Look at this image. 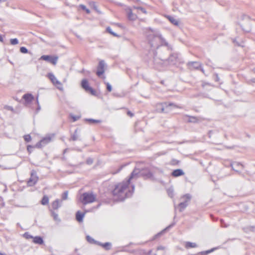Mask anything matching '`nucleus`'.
Here are the masks:
<instances>
[{
    "label": "nucleus",
    "instance_id": "4",
    "mask_svg": "<svg viewBox=\"0 0 255 255\" xmlns=\"http://www.w3.org/2000/svg\"><path fill=\"white\" fill-rule=\"evenodd\" d=\"M81 202L84 205L94 202L96 200V196L93 193L85 192L82 194Z\"/></svg>",
    "mask_w": 255,
    "mask_h": 255
},
{
    "label": "nucleus",
    "instance_id": "38",
    "mask_svg": "<svg viewBox=\"0 0 255 255\" xmlns=\"http://www.w3.org/2000/svg\"><path fill=\"white\" fill-rule=\"evenodd\" d=\"M80 7L82 8V9L85 10L87 13H90V10L89 9H87L85 5L83 4H81Z\"/></svg>",
    "mask_w": 255,
    "mask_h": 255
},
{
    "label": "nucleus",
    "instance_id": "59",
    "mask_svg": "<svg viewBox=\"0 0 255 255\" xmlns=\"http://www.w3.org/2000/svg\"><path fill=\"white\" fill-rule=\"evenodd\" d=\"M168 195H169V196H170L171 197H172V194H171V193H168Z\"/></svg>",
    "mask_w": 255,
    "mask_h": 255
},
{
    "label": "nucleus",
    "instance_id": "24",
    "mask_svg": "<svg viewBox=\"0 0 255 255\" xmlns=\"http://www.w3.org/2000/svg\"><path fill=\"white\" fill-rule=\"evenodd\" d=\"M185 247L186 249H189V248H196V247H197V245L194 243L187 242L186 243Z\"/></svg>",
    "mask_w": 255,
    "mask_h": 255
},
{
    "label": "nucleus",
    "instance_id": "40",
    "mask_svg": "<svg viewBox=\"0 0 255 255\" xmlns=\"http://www.w3.org/2000/svg\"><path fill=\"white\" fill-rule=\"evenodd\" d=\"M107 31L114 36H117V34L112 31V29L110 27L107 28Z\"/></svg>",
    "mask_w": 255,
    "mask_h": 255
},
{
    "label": "nucleus",
    "instance_id": "43",
    "mask_svg": "<svg viewBox=\"0 0 255 255\" xmlns=\"http://www.w3.org/2000/svg\"><path fill=\"white\" fill-rule=\"evenodd\" d=\"M36 103L38 105L37 108L36 109V112L38 113L39 112V111L40 110V106L39 104V102H38V97H37V98H36Z\"/></svg>",
    "mask_w": 255,
    "mask_h": 255
},
{
    "label": "nucleus",
    "instance_id": "42",
    "mask_svg": "<svg viewBox=\"0 0 255 255\" xmlns=\"http://www.w3.org/2000/svg\"><path fill=\"white\" fill-rule=\"evenodd\" d=\"M106 85H107V90L109 92H111L112 91V86L109 83H107L106 84Z\"/></svg>",
    "mask_w": 255,
    "mask_h": 255
},
{
    "label": "nucleus",
    "instance_id": "15",
    "mask_svg": "<svg viewBox=\"0 0 255 255\" xmlns=\"http://www.w3.org/2000/svg\"><path fill=\"white\" fill-rule=\"evenodd\" d=\"M22 98L25 101V105L29 104L34 100V97L33 95L29 93L24 94Z\"/></svg>",
    "mask_w": 255,
    "mask_h": 255
},
{
    "label": "nucleus",
    "instance_id": "18",
    "mask_svg": "<svg viewBox=\"0 0 255 255\" xmlns=\"http://www.w3.org/2000/svg\"><path fill=\"white\" fill-rule=\"evenodd\" d=\"M128 17L130 20H134L136 18V15L132 12L131 8H129L127 9Z\"/></svg>",
    "mask_w": 255,
    "mask_h": 255
},
{
    "label": "nucleus",
    "instance_id": "37",
    "mask_svg": "<svg viewBox=\"0 0 255 255\" xmlns=\"http://www.w3.org/2000/svg\"><path fill=\"white\" fill-rule=\"evenodd\" d=\"M20 52L22 53H27L28 52V50L25 47H21L20 48Z\"/></svg>",
    "mask_w": 255,
    "mask_h": 255
},
{
    "label": "nucleus",
    "instance_id": "28",
    "mask_svg": "<svg viewBox=\"0 0 255 255\" xmlns=\"http://www.w3.org/2000/svg\"><path fill=\"white\" fill-rule=\"evenodd\" d=\"M245 232L247 233L249 232H255V226H249L246 229H244Z\"/></svg>",
    "mask_w": 255,
    "mask_h": 255
},
{
    "label": "nucleus",
    "instance_id": "9",
    "mask_svg": "<svg viewBox=\"0 0 255 255\" xmlns=\"http://www.w3.org/2000/svg\"><path fill=\"white\" fill-rule=\"evenodd\" d=\"M38 177L37 176L36 173L34 171L31 172V176L27 182L28 186H32L34 185L37 182Z\"/></svg>",
    "mask_w": 255,
    "mask_h": 255
},
{
    "label": "nucleus",
    "instance_id": "52",
    "mask_svg": "<svg viewBox=\"0 0 255 255\" xmlns=\"http://www.w3.org/2000/svg\"><path fill=\"white\" fill-rule=\"evenodd\" d=\"M199 69H200L201 70V71L204 73V69L202 68V67H201V68H200Z\"/></svg>",
    "mask_w": 255,
    "mask_h": 255
},
{
    "label": "nucleus",
    "instance_id": "61",
    "mask_svg": "<svg viewBox=\"0 0 255 255\" xmlns=\"http://www.w3.org/2000/svg\"><path fill=\"white\" fill-rule=\"evenodd\" d=\"M151 251H149L148 252V254H150V253H151Z\"/></svg>",
    "mask_w": 255,
    "mask_h": 255
},
{
    "label": "nucleus",
    "instance_id": "8",
    "mask_svg": "<svg viewBox=\"0 0 255 255\" xmlns=\"http://www.w3.org/2000/svg\"><path fill=\"white\" fill-rule=\"evenodd\" d=\"M58 57L57 56H53L51 55H42L40 59L49 62V63L55 65L57 64Z\"/></svg>",
    "mask_w": 255,
    "mask_h": 255
},
{
    "label": "nucleus",
    "instance_id": "10",
    "mask_svg": "<svg viewBox=\"0 0 255 255\" xmlns=\"http://www.w3.org/2000/svg\"><path fill=\"white\" fill-rule=\"evenodd\" d=\"M82 87L87 92H90L92 95H95V90L89 86V83L86 79H83L81 82Z\"/></svg>",
    "mask_w": 255,
    "mask_h": 255
},
{
    "label": "nucleus",
    "instance_id": "36",
    "mask_svg": "<svg viewBox=\"0 0 255 255\" xmlns=\"http://www.w3.org/2000/svg\"><path fill=\"white\" fill-rule=\"evenodd\" d=\"M24 139L26 142H29L31 140V138L30 135L27 134L24 136Z\"/></svg>",
    "mask_w": 255,
    "mask_h": 255
},
{
    "label": "nucleus",
    "instance_id": "17",
    "mask_svg": "<svg viewBox=\"0 0 255 255\" xmlns=\"http://www.w3.org/2000/svg\"><path fill=\"white\" fill-rule=\"evenodd\" d=\"M231 167H232L233 170H234V171H235L236 172H237L239 173L240 172L237 169L239 168L240 167H241L242 168H243V165L239 162H235L233 163L232 164H231Z\"/></svg>",
    "mask_w": 255,
    "mask_h": 255
},
{
    "label": "nucleus",
    "instance_id": "12",
    "mask_svg": "<svg viewBox=\"0 0 255 255\" xmlns=\"http://www.w3.org/2000/svg\"><path fill=\"white\" fill-rule=\"evenodd\" d=\"M51 141V137L50 136H46L37 142L35 146L37 148H41L49 143Z\"/></svg>",
    "mask_w": 255,
    "mask_h": 255
},
{
    "label": "nucleus",
    "instance_id": "32",
    "mask_svg": "<svg viewBox=\"0 0 255 255\" xmlns=\"http://www.w3.org/2000/svg\"><path fill=\"white\" fill-rule=\"evenodd\" d=\"M23 237L26 239H33V237L30 235L28 232H25L23 235Z\"/></svg>",
    "mask_w": 255,
    "mask_h": 255
},
{
    "label": "nucleus",
    "instance_id": "50",
    "mask_svg": "<svg viewBox=\"0 0 255 255\" xmlns=\"http://www.w3.org/2000/svg\"><path fill=\"white\" fill-rule=\"evenodd\" d=\"M32 148V146L31 145H28V146H27V150H28L29 152H31L30 151H29V149H30V148Z\"/></svg>",
    "mask_w": 255,
    "mask_h": 255
},
{
    "label": "nucleus",
    "instance_id": "16",
    "mask_svg": "<svg viewBox=\"0 0 255 255\" xmlns=\"http://www.w3.org/2000/svg\"><path fill=\"white\" fill-rule=\"evenodd\" d=\"M184 174V172L181 169H177L174 170L171 173V176L173 177H177L183 175Z\"/></svg>",
    "mask_w": 255,
    "mask_h": 255
},
{
    "label": "nucleus",
    "instance_id": "48",
    "mask_svg": "<svg viewBox=\"0 0 255 255\" xmlns=\"http://www.w3.org/2000/svg\"><path fill=\"white\" fill-rule=\"evenodd\" d=\"M164 247H162V246H159L157 247V250H164Z\"/></svg>",
    "mask_w": 255,
    "mask_h": 255
},
{
    "label": "nucleus",
    "instance_id": "21",
    "mask_svg": "<svg viewBox=\"0 0 255 255\" xmlns=\"http://www.w3.org/2000/svg\"><path fill=\"white\" fill-rule=\"evenodd\" d=\"M84 215L85 213H81L80 211L77 212L76 214V220L79 222H82L83 221Z\"/></svg>",
    "mask_w": 255,
    "mask_h": 255
},
{
    "label": "nucleus",
    "instance_id": "44",
    "mask_svg": "<svg viewBox=\"0 0 255 255\" xmlns=\"http://www.w3.org/2000/svg\"><path fill=\"white\" fill-rule=\"evenodd\" d=\"M174 225H175L174 223H172L171 224L169 225L168 227H167L162 232H163V231H164L165 230H168L169 229H170L171 227H172Z\"/></svg>",
    "mask_w": 255,
    "mask_h": 255
},
{
    "label": "nucleus",
    "instance_id": "2",
    "mask_svg": "<svg viewBox=\"0 0 255 255\" xmlns=\"http://www.w3.org/2000/svg\"><path fill=\"white\" fill-rule=\"evenodd\" d=\"M147 40L151 47L158 49L160 46H165V51H170L171 47L161 35L158 34L150 33L147 35Z\"/></svg>",
    "mask_w": 255,
    "mask_h": 255
},
{
    "label": "nucleus",
    "instance_id": "47",
    "mask_svg": "<svg viewBox=\"0 0 255 255\" xmlns=\"http://www.w3.org/2000/svg\"><path fill=\"white\" fill-rule=\"evenodd\" d=\"M73 122H75L79 119V117H76L74 116H72Z\"/></svg>",
    "mask_w": 255,
    "mask_h": 255
},
{
    "label": "nucleus",
    "instance_id": "60",
    "mask_svg": "<svg viewBox=\"0 0 255 255\" xmlns=\"http://www.w3.org/2000/svg\"><path fill=\"white\" fill-rule=\"evenodd\" d=\"M168 195H169V196H170L171 197H172V194H171V193H168Z\"/></svg>",
    "mask_w": 255,
    "mask_h": 255
},
{
    "label": "nucleus",
    "instance_id": "11",
    "mask_svg": "<svg viewBox=\"0 0 255 255\" xmlns=\"http://www.w3.org/2000/svg\"><path fill=\"white\" fill-rule=\"evenodd\" d=\"M105 66V61L103 60H100L97 66V71L96 72V74L98 76L100 77L104 73Z\"/></svg>",
    "mask_w": 255,
    "mask_h": 255
},
{
    "label": "nucleus",
    "instance_id": "58",
    "mask_svg": "<svg viewBox=\"0 0 255 255\" xmlns=\"http://www.w3.org/2000/svg\"><path fill=\"white\" fill-rule=\"evenodd\" d=\"M0 255H6L5 254H2V253H0Z\"/></svg>",
    "mask_w": 255,
    "mask_h": 255
},
{
    "label": "nucleus",
    "instance_id": "45",
    "mask_svg": "<svg viewBox=\"0 0 255 255\" xmlns=\"http://www.w3.org/2000/svg\"><path fill=\"white\" fill-rule=\"evenodd\" d=\"M86 162L88 164H91L93 162V160L92 158H88L87 159Z\"/></svg>",
    "mask_w": 255,
    "mask_h": 255
},
{
    "label": "nucleus",
    "instance_id": "54",
    "mask_svg": "<svg viewBox=\"0 0 255 255\" xmlns=\"http://www.w3.org/2000/svg\"><path fill=\"white\" fill-rule=\"evenodd\" d=\"M157 52H156L155 53H154V57H155L156 56H157Z\"/></svg>",
    "mask_w": 255,
    "mask_h": 255
},
{
    "label": "nucleus",
    "instance_id": "55",
    "mask_svg": "<svg viewBox=\"0 0 255 255\" xmlns=\"http://www.w3.org/2000/svg\"><path fill=\"white\" fill-rule=\"evenodd\" d=\"M212 133V131H210L209 132V136L210 137L211 136V134Z\"/></svg>",
    "mask_w": 255,
    "mask_h": 255
},
{
    "label": "nucleus",
    "instance_id": "26",
    "mask_svg": "<svg viewBox=\"0 0 255 255\" xmlns=\"http://www.w3.org/2000/svg\"><path fill=\"white\" fill-rule=\"evenodd\" d=\"M86 239L87 241L91 244H94L97 245L99 242L95 241L94 239L91 238L90 236H87Z\"/></svg>",
    "mask_w": 255,
    "mask_h": 255
},
{
    "label": "nucleus",
    "instance_id": "29",
    "mask_svg": "<svg viewBox=\"0 0 255 255\" xmlns=\"http://www.w3.org/2000/svg\"><path fill=\"white\" fill-rule=\"evenodd\" d=\"M90 4L91 6H92L94 9L98 13H101V12L98 10L97 6L95 2L94 1H91L90 2Z\"/></svg>",
    "mask_w": 255,
    "mask_h": 255
},
{
    "label": "nucleus",
    "instance_id": "39",
    "mask_svg": "<svg viewBox=\"0 0 255 255\" xmlns=\"http://www.w3.org/2000/svg\"><path fill=\"white\" fill-rule=\"evenodd\" d=\"M4 109L9 110V111H10L11 112H14V109H13V107L11 106H10L5 105L4 107Z\"/></svg>",
    "mask_w": 255,
    "mask_h": 255
},
{
    "label": "nucleus",
    "instance_id": "13",
    "mask_svg": "<svg viewBox=\"0 0 255 255\" xmlns=\"http://www.w3.org/2000/svg\"><path fill=\"white\" fill-rule=\"evenodd\" d=\"M183 120L190 123H197L199 122L198 118L196 117L191 116L188 115H185L183 117Z\"/></svg>",
    "mask_w": 255,
    "mask_h": 255
},
{
    "label": "nucleus",
    "instance_id": "3",
    "mask_svg": "<svg viewBox=\"0 0 255 255\" xmlns=\"http://www.w3.org/2000/svg\"><path fill=\"white\" fill-rule=\"evenodd\" d=\"M159 58L164 63L166 62L170 65H175L178 60V55L177 53H172L170 54L169 57L166 59L165 56L162 54H159Z\"/></svg>",
    "mask_w": 255,
    "mask_h": 255
},
{
    "label": "nucleus",
    "instance_id": "31",
    "mask_svg": "<svg viewBox=\"0 0 255 255\" xmlns=\"http://www.w3.org/2000/svg\"><path fill=\"white\" fill-rule=\"evenodd\" d=\"M133 8L137 9V10H140L143 13H145L146 14L147 13L146 10L144 8H143L142 7H140V6H133Z\"/></svg>",
    "mask_w": 255,
    "mask_h": 255
},
{
    "label": "nucleus",
    "instance_id": "62",
    "mask_svg": "<svg viewBox=\"0 0 255 255\" xmlns=\"http://www.w3.org/2000/svg\"><path fill=\"white\" fill-rule=\"evenodd\" d=\"M224 223H223V226H222L223 227H227L226 226H224Z\"/></svg>",
    "mask_w": 255,
    "mask_h": 255
},
{
    "label": "nucleus",
    "instance_id": "41",
    "mask_svg": "<svg viewBox=\"0 0 255 255\" xmlns=\"http://www.w3.org/2000/svg\"><path fill=\"white\" fill-rule=\"evenodd\" d=\"M213 250H214V249H212V250H208V251H206L202 252L201 253V255H207V254L211 253L212 252H213Z\"/></svg>",
    "mask_w": 255,
    "mask_h": 255
},
{
    "label": "nucleus",
    "instance_id": "27",
    "mask_svg": "<svg viewBox=\"0 0 255 255\" xmlns=\"http://www.w3.org/2000/svg\"><path fill=\"white\" fill-rule=\"evenodd\" d=\"M85 120L88 122L90 124H98L101 123V120H94L93 119H87Z\"/></svg>",
    "mask_w": 255,
    "mask_h": 255
},
{
    "label": "nucleus",
    "instance_id": "64",
    "mask_svg": "<svg viewBox=\"0 0 255 255\" xmlns=\"http://www.w3.org/2000/svg\"><path fill=\"white\" fill-rule=\"evenodd\" d=\"M56 86H57V87H60V85H56Z\"/></svg>",
    "mask_w": 255,
    "mask_h": 255
},
{
    "label": "nucleus",
    "instance_id": "33",
    "mask_svg": "<svg viewBox=\"0 0 255 255\" xmlns=\"http://www.w3.org/2000/svg\"><path fill=\"white\" fill-rule=\"evenodd\" d=\"M77 130H75L74 133L71 136V139L73 141H75L78 139V135L77 134Z\"/></svg>",
    "mask_w": 255,
    "mask_h": 255
},
{
    "label": "nucleus",
    "instance_id": "51",
    "mask_svg": "<svg viewBox=\"0 0 255 255\" xmlns=\"http://www.w3.org/2000/svg\"><path fill=\"white\" fill-rule=\"evenodd\" d=\"M0 41L3 42V37L0 34Z\"/></svg>",
    "mask_w": 255,
    "mask_h": 255
},
{
    "label": "nucleus",
    "instance_id": "6",
    "mask_svg": "<svg viewBox=\"0 0 255 255\" xmlns=\"http://www.w3.org/2000/svg\"><path fill=\"white\" fill-rule=\"evenodd\" d=\"M191 196L189 194H186L183 195L181 199H185V201L181 202L178 205L180 212H182L188 205V202L190 200Z\"/></svg>",
    "mask_w": 255,
    "mask_h": 255
},
{
    "label": "nucleus",
    "instance_id": "20",
    "mask_svg": "<svg viewBox=\"0 0 255 255\" xmlns=\"http://www.w3.org/2000/svg\"><path fill=\"white\" fill-rule=\"evenodd\" d=\"M169 21L174 24V25L178 26L179 25V21L177 19L175 18L174 17L170 15H168L166 17Z\"/></svg>",
    "mask_w": 255,
    "mask_h": 255
},
{
    "label": "nucleus",
    "instance_id": "57",
    "mask_svg": "<svg viewBox=\"0 0 255 255\" xmlns=\"http://www.w3.org/2000/svg\"><path fill=\"white\" fill-rule=\"evenodd\" d=\"M6 0H0V2L5 1Z\"/></svg>",
    "mask_w": 255,
    "mask_h": 255
},
{
    "label": "nucleus",
    "instance_id": "53",
    "mask_svg": "<svg viewBox=\"0 0 255 255\" xmlns=\"http://www.w3.org/2000/svg\"><path fill=\"white\" fill-rule=\"evenodd\" d=\"M8 62L12 65H13V63L12 61H11L10 60H8Z\"/></svg>",
    "mask_w": 255,
    "mask_h": 255
},
{
    "label": "nucleus",
    "instance_id": "49",
    "mask_svg": "<svg viewBox=\"0 0 255 255\" xmlns=\"http://www.w3.org/2000/svg\"><path fill=\"white\" fill-rule=\"evenodd\" d=\"M128 115H129L130 117H132L133 116V114L130 111H128L127 113Z\"/></svg>",
    "mask_w": 255,
    "mask_h": 255
},
{
    "label": "nucleus",
    "instance_id": "46",
    "mask_svg": "<svg viewBox=\"0 0 255 255\" xmlns=\"http://www.w3.org/2000/svg\"><path fill=\"white\" fill-rule=\"evenodd\" d=\"M214 78L216 81H219L220 80L219 77L217 74H215L214 75Z\"/></svg>",
    "mask_w": 255,
    "mask_h": 255
},
{
    "label": "nucleus",
    "instance_id": "30",
    "mask_svg": "<svg viewBox=\"0 0 255 255\" xmlns=\"http://www.w3.org/2000/svg\"><path fill=\"white\" fill-rule=\"evenodd\" d=\"M51 215L52 217H53V219L55 221L60 222V220L58 217V215L57 213L54 212V211L51 212Z\"/></svg>",
    "mask_w": 255,
    "mask_h": 255
},
{
    "label": "nucleus",
    "instance_id": "19",
    "mask_svg": "<svg viewBox=\"0 0 255 255\" xmlns=\"http://www.w3.org/2000/svg\"><path fill=\"white\" fill-rule=\"evenodd\" d=\"M33 242L35 244L38 245H42L44 243V241L42 238L40 236H36L35 237H33Z\"/></svg>",
    "mask_w": 255,
    "mask_h": 255
},
{
    "label": "nucleus",
    "instance_id": "63",
    "mask_svg": "<svg viewBox=\"0 0 255 255\" xmlns=\"http://www.w3.org/2000/svg\"><path fill=\"white\" fill-rule=\"evenodd\" d=\"M156 60V58L154 57V61H155Z\"/></svg>",
    "mask_w": 255,
    "mask_h": 255
},
{
    "label": "nucleus",
    "instance_id": "23",
    "mask_svg": "<svg viewBox=\"0 0 255 255\" xmlns=\"http://www.w3.org/2000/svg\"><path fill=\"white\" fill-rule=\"evenodd\" d=\"M51 206H52V208L53 209H54V210L58 209L60 207V205L59 204V200H56L54 201H53V203H52Z\"/></svg>",
    "mask_w": 255,
    "mask_h": 255
},
{
    "label": "nucleus",
    "instance_id": "7",
    "mask_svg": "<svg viewBox=\"0 0 255 255\" xmlns=\"http://www.w3.org/2000/svg\"><path fill=\"white\" fill-rule=\"evenodd\" d=\"M47 77L54 85H60V87H57V89H58L59 90H60L61 91H63V88L62 84H61V83L60 81H59L56 79V78L55 77V76L54 75V74L53 73H48Z\"/></svg>",
    "mask_w": 255,
    "mask_h": 255
},
{
    "label": "nucleus",
    "instance_id": "56",
    "mask_svg": "<svg viewBox=\"0 0 255 255\" xmlns=\"http://www.w3.org/2000/svg\"><path fill=\"white\" fill-rule=\"evenodd\" d=\"M223 220L221 219V223L222 226H223Z\"/></svg>",
    "mask_w": 255,
    "mask_h": 255
},
{
    "label": "nucleus",
    "instance_id": "25",
    "mask_svg": "<svg viewBox=\"0 0 255 255\" xmlns=\"http://www.w3.org/2000/svg\"><path fill=\"white\" fill-rule=\"evenodd\" d=\"M49 202V198L47 196H44L41 201V204L43 205H46L48 204Z\"/></svg>",
    "mask_w": 255,
    "mask_h": 255
},
{
    "label": "nucleus",
    "instance_id": "22",
    "mask_svg": "<svg viewBox=\"0 0 255 255\" xmlns=\"http://www.w3.org/2000/svg\"><path fill=\"white\" fill-rule=\"evenodd\" d=\"M97 245L103 247L107 250H109L110 249V247L111 246V244L109 242L105 243L104 244H102L101 243L99 242L97 243Z\"/></svg>",
    "mask_w": 255,
    "mask_h": 255
},
{
    "label": "nucleus",
    "instance_id": "5",
    "mask_svg": "<svg viewBox=\"0 0 255 255\" xmlns=\"http://www.w3.org/2000/svg\"><path fill=\"white\" fill-rule=\"evenodd\" d=\"M173 106L176 107L175 104L172 103H163L158 104L157 106V109L160 113H167L169 112V108L170 107Z\"/></svg>",
    "mask_w": 255,
    "mask_h": 255
},
{
    "label": "nucleus",
    "instance_id": "14",
    "mask_svg": "<svg viewBox=\"0 0 255 255\" xmlns=\"http://www.w3.org/2000/svg\"><path fill=\"white\" fill-rule=\"evenodd\" d=\"M187 66L191 69H199L201 67V64L198 62H189Z\"/></svg>",
    "mask_w": 255,
    "mask_h": 255
},
{
    "label": "nucleus",
    "instance_id": "1",
    "mask_svg": "<svg viewBox=\"0 0 255 255\" xmlns=\"http://www.w3.org/2000/svg\"><path fill=\"white\" fill-rule=\"evenodd\" d=\"M140 176H144L141 170L139 169H134L131 173L129 178L126 181H123L122 183L117 184L114 190H113V195L115 197L116 199L123 201L126 198L131 196L134 190V186L131 185V189L129 188V185L130 180L131 179H136ZM145 176L149 177L151 176V173L148 171Z\"/></svg>",
    "mask_w": 255,
    "mask_h": 255
},
{
    "label": "nucleus",
    "instance_id": "34",
    "mask_svg": "<svg viewBox=\"0 0 255 255\" xmlns=\"http://www.w3.org/2000/svg\"><path fill=\"white\" fill-rule=\"evenodd\" d=\"M10 42L11 45H16L18 43V40L17 38H13L10 40Z\"/></svg>",
    "mask_w": 255,
    "mask_h": 255
},
{
    "label": "nucleus",
    "instance_id": "35",
    "mask_svg": "<svg viewBox=\"0 0 255 255\" xmlns=\"http://www.w3.org/2000/svg\"><path fill=\"white\" fill-rule=\"evenodd\" d=\"M68 192L67 191H65L62 195V199L63 200H66L68 198Z\"/></svg>",
    "mask_w": 255,
    "mask_h": 255
}]
</instances>
